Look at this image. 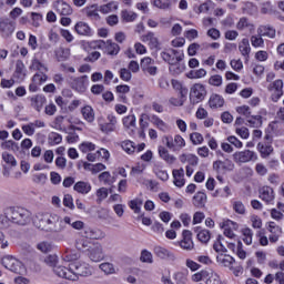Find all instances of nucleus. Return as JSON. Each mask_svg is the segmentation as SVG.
Here are the masks:
<instances>
[{
	"label": "nucleus",
	"instance_id": "b1692460",
	"mask_svg": "<svg viewBox=\"0 0 284 284\" xmlns=\"http://www.w3.org/2000/svg\"><path fill=\"white\" fill-rule=\"evenodd\" d=\"M185 171L183 169L173 170V183L176 187L185 185Z\"/></svg>",
	"mask_w": 284,
	"mask_h": 284
},
{
	"label": "nucleus",
	"instance_id": "864d4df0",
	"mask_svg": "<svg viewBox=\"0 0 284 284\" xmlns=\"http://www.w3.org/2000/svg\"><path fill=\"white\" fill-rule=\"evenodd\" d=\"M32 105L36 108V110H41L43 105H45V97L43 95H36L34 98L31 99Z\"/></svg>",
	"mask_w": 284,
	"mask_h": 284
},
{
	"label": "nucleus",
	"instance_id": "69168bd1",
	"mask_svg": "<svg viewBox=\"0 0 284 284\" xmlns=\"http://www.w3.org/2000/svg\"><path fill=\"white\" fill-rule=\"evenodd\" d=\"M119 44L112 42V41H106V53L114 55L119 54Z\"/></svg>",
	"mask_w": 284,
	"mask_h": 284
},
{
	"label": "nucleus",
	"instance_id": "dca6fc26",
	"mask_svg": "<svg viewBox=\"0 0 284 284\" xmlns=\"http://www.w3.org/2000/svg\"><path fill=\"white\" fill-rule=\"evenodd\" d=\"M270 92H272V100L278 101L283 97V80H276L268 87Z\"/></svg>",
	"mask_w": 284,
	"mask_h": 284
},
{
	"label": "nucleus",
	"instance_id": "473e14b6",
	"mask_svg": "<svg viewBox=\"0 0 284 284\" xmlns=\"http://www.w3.org/2000/svg\"><path fill=\"white\" fill-rule=\"evenodd\" d=\"M73 190L79 192V194H89V192L92 190V185H90L88 182L80 181L74 184Z\"/></svg>",
	"mask_w": 284,
	"mask_h": 284
},
{
	"label": "nucleus",
	"instance_id": "a19ab883",
	"mask_svg": "<svg viewBox=\"0 0 284 284\" xmlns=\"http://www.w3.org/2000/svg\"><path fill=\"white\" fill-rule=\"evenodd\" d=\"M14 74L20 81H23L26 79V64H23L22 61L17 62Z\"/></svg>",
	"mask_w": 284,
	"mask_h": 284
},
{
	"label": "nucleus",
	"instance_id": "6e6552de",
	"mask_svg": "<svg viewBox=\"0 0 284 284\" xmlns=\"http://www.w3.org/2000/svg\"><path fill=\"white\" fill-rule=\"evenodd\" d=\"M181 250L185 252H192L194 250V241L192 240V232L183 231L182 240L176 243Z\"/></svg>",
	"mask_w": 284,
	"mask_h": 284
},
{
	"label": "nucleus",
	"instance_id": "49530a36",
	"mask_svg": "<svg viewBox=\"0 0 284 284\" xmlns=\"http://www.w3.org/2000/svg\"><path fill=\"white\" fill-rule=\"evenodd\" d=\"M136 13L134 11L123 10L121 13V19L125 23H132V21H136Z\"/></svg>",
	"mask_w": 284,
	"mask_h": 284
},
{
	"label": "nucleus",
	"instance_id": "4468645a",
	"mask_svg": "<svg viewBox=\"0 0 284 284\" xmlns=\"http://www.w3.org/2000/svg\"><path fill=\"white\" fill-rule=\"evenodd\" d=\"M52 8L55 10V12H58V14H62L64 17L72 14V7H70V4L63 0H55Z\"/></svg>",
	"mask_w": 284,
	"mask_h": 284
},
{
	"label": "nucleus",
	"instance_id": "338daca9",
	"mask_svg": "<svg viewBox=\"0 0 284 284\" xmlns=\"http://www.w3.org/2000/svg\"><path fill=\"white\" fill-rule=\"evenodd\" d=\"M190 141L193 143V145H201V143H203L204 139L201 133L193 132L190 134Z\"/></svg>",
	"mask_w": 284,
	"mask_h": 284
},
{
	"label": "nucleus",
	"instance_id": "9d476101",
	"mask_svg": "<svg viewBox=\"0 0 284 284\" xmlns=\"http://www.w3.org/2000/svg\"><path fill=\"white\" fill-rule=\"evenodd\" d=\"M14 33V23L9 19H0V34L3 39H10Z\"/></svg>",
	"mask_w": 284,
	"mask_h": 284
},
{
	"label": "nucleus",
	"instance_id": "c85d7f7f",
	"mask_svg": "<svg viewBox=\"0 0 284 284\" xmlns=\"http://www.w3.org/2000/svg\"><path fill=\"white\" fill-rule=\"evenodd\" d=\"M260 197L262 201H265V203H272V201H274V189L270 186L262 187Z\"/></svg>",
	"mask_w": 284,
	"mask_h": 284
},
{
	"label": "nucleus",
	"instance_id": "aec40b11",
	"mask_svg": "<svg viewBox=\"0 0 284 284\" xmlns=\"http://www.w3.org/2000/svg\"><path fill=\"white\" fill-rule=\"evenodd\" d=\"M122 124L129 134H134V128L136 126V116L134 114L126 115L122 119Z\"/></svg>",
	"mask_w": 284,
	"mask_h": 284
},
{
	"label": "nucleus",
	"instance_id": "6e6d98bb",
	"mask_svg": "<svg viewBox=\"0 0 284 284\" xmlns=\"http://www.w3.org/2000/svg\"><path fill=\"white\" fill-rule=\"evenodd\" d=\"M209 85H213V88H221V85H223V77L219 74L211 75L209 79Z\"/></svg>",
	"mask_w": 284,
	"mask_h": 284
},
{
	"label": "nucleus",
	"instance_id": "37998d69",
	"mask_svg": "<svg viewBox=\"0 0 284 284\" xmlns=\"http://www.w3.org/2000/svg\"><path fill=\"white\" fill-rule=\"evenodd\" d=\"M81 258V253L77 251H67L63 255V261L67 263H74L73 261H79Z\"/></svg>",
	"mask_w": 284,
	"mask_h": 284
},
{
	"label": "nucleus",
	"instance_id": "f3484780",
	"mask_svg": "<svg viewBox=\"0 0 284 284\" xmlns=\"http://www.w3.org/2000/svg\"><path fill=\"white\" fill-rule=\"evenodd\" d=\"M45 81H48V75H45L43 72L36 73L32 78L31 84L29 85V90L31 92H37L39 85L45 83Z\"/></svg>",
	"mask_w": 284,
	"mask_h": 284
},
{
	"label": "nucleus",
	"instance_id": "bf43d9fd",
	"mask_svg": "<svg viewBox=\"0 0 284 284\" xmlns=\"http://www.w3.org/2000/svg\"><path fill=\"white\" fill-rule=\"evenodd\" d=\"M89 244L90 242L88 241V237H85L84 234L83 236L78 237L75 241L77 250H85V247H88Z\"/></svg>",
	"mask_w": 284,
	"mask_h": 284
},
{
	"label": "nucleus",
	"instance_id": "e2e57ef3",
	"mask_svg": "<svg viewBox=\"0 0 284 284\" xmlns=\"http://www.w3.org/2000/svg\"><path fill=\"white\" fill-rule=\"evenodd\" d=\"M97 202L98 203H102V201H105V199H108L109 192L106 187H100L97 190Z\"/></svg>",
	"mask_w": 284,
	"mask_h": 284
},
{
	"label": "nucleus",
	"instance_id": "4c0bfd02",
	"mask_svg": "<svg viewBox=\"0 0 284 284\" xmlns=\"http://www.w3.org/2000/svg\"><path fill=\"white\" fill-rule=\"evenodd\" d=\"M140 261L141 263H146L148 265H152V263H154V255H152V252L148 250H142L140 254Z\"/></svg>",
	"mask_w": 284,
	"mask_h": 284
},
{
	"label": "nucleus",
	"instance_id": "774afa93",
	"mask_svg": "<svg viewBox=\"0 0 284 284\" xmlns=\"http://www.w3.org/2000/svg\"><path fill=\"white\" fill-rule=\"evenodd\" d=\"M99 267L104 274H114L116 272L112 263H102Z\"/></svg>",
	"mask_w": 284,
	"mask_h": 284
},
{
	"label": "nucleus",
	"instance_id": "2f4dec72",
	"mask_svg": "<svg viewBox=\"0 0 284 284\" xmlns=\"http://www.w3.org/2000/svg\"><path fill=\"white\" fill-rule=\"evenodd\" d=\"M257 34H260V37H268V39H274V37H276V30L272 27L262 26L257 29Z\"/></svg>",
	"mask_w": 284,
	"mask_h": 284
},
{
	"label": "nucleus",
	"instance_id": "20e7f679",
	"mask_svg": "<svg viewBox=\"0 0 284 284\" xmlns=\"http://www.w3.org/2000/svg\"><path fill=\"white\" fill-rule=\"evenodd\" d=\"M162 143L173 152H179L183 150V148H185V139H183V136H181L180 134H176L174 136L163 135Z\"/></svg>",
	"mask_w": 284,
	"mask_h": 284
},
{
	"label": "nucleus",
	"instance_id": "13d9d810",
	"mask_svg": "<svg viewBox=\"0 0 284 284\" xmlns=\"http://www.w3.org/2000/svg\"><path fill=\"white\" fill-rule=\"evenodd\" d=\"M153 6L160 10H170L172 3L170 0H153Z\"/></svg>",
	"mask_w": 284,
	"mask_h": 284
},
{
	"label": "nucleus",
	"instance_id": "a211bd4d",
	"mask_svg": "<svg viewBox=\"0 0 284 284\" xmlns=\"http://www.w3.org/2000/svg\"><path fill=\"white\" fill-rule=\"evenodd\" d=\"M87 159L91 161V163H94V161H101V159L108 161V159H110V151L105 149H100L93 154L89 153V155H87Z\"/></svg>",
	"mask_w": 284,
	"mask_h": 284
},
{
	"label": "nucleus",
	"instance_id": "5701e85b",
	"mask_svg": "<svg viewBox=\"0 0 284 284\" xmlns=\"http://www.w3.org/2000/svg\"><path fill=\"white\" fill-rule=\"evenodd\" d=\"M74 30L77 34H80L81 37H90V34H92V29H90V26L83 21H79L74 26Z\"/></svg>",
	"mask_w": 284,
	"mask_h": 284
},
{
	"label": "nucleus",
	"instance_id": "a18cd8bd",
	"mask_svg": "<svg viewBox=\"0 0 284 284\" xmlns=\"http://www.w3.org/2000/svg\"><path fill=\"white\" fill-rule=\"evenodd\" d=\"M152 123L160 132H170V125L161 120V118H153Z\"/></svg>",
	"mask_w": 284,
	"mask_h": 284
},
{
	"label": "nucleus",
	"instance_id": "2eb2a0df",
	"mask_svg": "<svg viewBox=\"0 0 284 284\" xmlns=\"http://www.w3.org/2000/svg\"><path fill=\"white\" fill-rule=\"evenodd\" d=\"M89 258L93 263H99L103 261V246L101 244H94L89 248Z\"/></svg>",
	"mask_w": 284,
	"mask_h": 284
},
{
	"label": "nucleus",
	"instance_id": "412c9836",
	"mask_svg": "<svg viewBox=\"0 0 284 284\" xmlns=\"http://www.w3.org/2000/svg\"><path fill=\"white\" fill-rule=\"evenodd\" d=\"M268 232L271 233V235L268 236V241L271 243H276L278 239H281V226L276 225L274 222H270Z\"/></svg>",
	"mask_w": 284,
	"mask_h": 284
},
{
	"label": "nucleus",
	"instance_id": "c756f323",
	"mask_svg": "<svg viewBox=\"0 0 284 284\" xmlns=\"http://www.w3.org/2000/svg\"><path fill=\"white\" fill-rule=\"evenodd\" d=\"M141 41H143V43H148L150 48L159 47V38H156V36L152 32L142 36Z\"/></svg>",
	"mask_w": 284,
	"mask_h": 284
},
{
	"label": "nucleus",
	"instance_id": "0eeeda50",
	"mask_svg": "<svg viewBox=\"0 0 284 284\" xmlns=\"http://www.w3.org/2000/svg\"><path fill=\"white\" fill-rule=\"evenodd\" d=\"M220 227L223 230L224 236H227V239H236V234L234 232H237L240 225L234 221L225 220L220 223Z\"/></svg>",
	"mask_w": 284,
	"mask_h": 284
},
{
	"label": "nucleus",
	"instance_id": "e433bc0d",
	"mask_svg": "<svg viewBox=\"0 0 284 284\" xmlns=\"http://www.w3.org/2000/svg\"><path fill=\"white\" fill-rule=\"evenodd\" d=\"M80 152H83V154H94V150H97V146L92 142H82L79 146Z\"/></svg>",
	"mask_w": 284,
	"mask_h": 284
},
{
	"label": "nucleus",
	"instance_id": "f704fd0d",
	"mask_svg": "<svg viewBox=\"0 0 284 284\" xmlns=\"http://www.w3.org/2000/svg\"><path fill=\"white\" fill-rule=\"evenodd\" d=\"M205 283L206 284H223V282L221 281V276H219V273L214 272L213 270H209Z\"/></svg>",
	"mask_w": 284,
	"mask_h": 284
},
{
	"label": "nucleus",
	"instance_id": "680f3d73",
	"mask_svg": "<svg viewBox=\"0 0 284 284\" xmlns=\"http://www.w3.org/2000/svg\"><path fill=\"white\" fill-rule=\"evenodd\" d=\"M258 150L264 158L270 156L274 152V149L270 144H258Z\"/></svg>",
	"mask_w": 284,
	"mask_h": 284
},
{
	"label": "nucleus",
	"instance_id": "58836bf2",
	"mask_svg": "<svg viewBox=\"0 0 284 284\" xmlns=\"http://www.w3.org/2000/svg\"><path fill=\"white\" fill-rule=\"evenodd\" d=\"M143 205V200L135 197L129 202V207L134 212V214H141V207Z\"/></svg>",
	"mask_w": 284,
	"mask_h": 284
},
{
	"label": "nucleus",
	"instance_id": "393cba45",
	"mask_svg": "<svg viewBox=\"0 0 284 284\" xmlns=\"http://www.w3.org/2000/svg\"><path fill=\"white\" fill-rule=\"evenodd\" d=\"M72 88H74V90H77L78 92H85L88 88V75H82L74 79Z\"/></svg>",
	"mask_w": 284,
	"mask_h": 284
},
{
	"label": "nucleus",
	"instance_id": "a878e982",
	"mask_svg": "<svg viewBox=\"0 0 284 284\" xmlns=\"http://www.w3.org/2000/svg\"><path fill=\"white\" fill-rule=\"evenodd\" d=\"M217 263L223 267H229L230 270H232V266H234V257L229 254L220 253L217 255Z\"/></svg>",
	"mask_w": 284,
	"mask_h": 284
},
{
	"label": "nucleus",
	"instance_id": "1a4fd4ad",
	"mask_svg": "<svg viewBox=\"0 0 284 284\" xmlns=\"http://www.w3.org/2000/svg\"><path fill=\"white\" fill-rule=\"evenodd\" d=\"M233 160L235 163H250V161H256V153L250 150L235 152Z\"/></svg>",
	"mask_w": 284,
	"mask_h": 284
},
{
	"label": "nucleus",
	"instance_id": "bb28decb",
	"mask_svg": "<svg viewBox=\"0 0 284 284\" xmlns=\"http://www.w3.org/2000/svg\"><path fill=\"white\" fill-rule=\"evenodd\" d=\"M85 14L88 19H91V21H100L101 14H99V6L92 4L90 7L85 8Z\"/></svg>",
	"mask_w": 284,
	"mask_h": 284
},
{
	"label": "nucleus",
	"instance_id": "052dcab7",
	"mask_svg": "<svg viewBox=\"0 0 284 284\" xmlns=\"http://www.w3.org/2000/svg\"><path fill=\"white\" fill-rule=\"evenodd\" d=\"M99 181H101L102 183H105L106 185H112V183H114V178H112L110 172H102L99 175Z\"/></svg>",
	"mask_w": 284,
	"mask_h": 284
},
{
	"label": "nucleus",
	"instance_id": "09e8293b",
	"mask_svg": "<svg viewBox=\"0 0 284 284\" xmlns=\"http://www.w3.org/2000/svg\"><path fill=\"white\" fill-rule=\"evenodd\" d=\"M252 51V48H250V40L246 38L242 39L240 42V52L243 57H247L250 52Z\"/></svg>",
	"mask_w": 284,
	"mask_h": 284
},
{
	"label": "nucleus",
	"instance_id": "423d86ee",
	"mask_svg": "<svg viewBox=\"0 0 284 284\" xmlns=\"http://www.w3.org/2000/svg\"><path fill=\"white\" fill-rule=\"evenodd\" d=\"M207 91L205 90V85L201 83H195L191 87L190 90V100L194 103H201L203 99H205Z\"/></svg>",
	"mask_w": 284,
	"mask_h": 284
},
{
	"label": "nucleus",
	"instance_id": "79ce46f5",
	"mask_svg": "<svg viewBox=\"0 0 284 284\" xmlns=\"http://www.w3.org/2000/svg\"><path fill=\"white\" fill-rule=\"evenodd\" d=\"M84 170H89V172H92V174H99V172H103V170H105V165H103L102 163L92 165V164L85 162Z\"/></svg>",
	"mask_w": 284,
	"mask_h": 284
},
{
	"label": "nucleus",
	"instance_id": "ddd939ff",
	"mask_svg": "<svg viewBox=\"0 0 284 284\" xmlns=\"http://www.w3.org/2000/svg\"><path fill=\"white\" fill-rule=\"evenodd\" d=\"M141 69L146 73L150 74V77H156V63L152 58H143L141 60Z\"/></svg>",
	"mask_w": 284,
	"mask_h": 284
},
{
	"label": "nucleus",
	"instance_id": "8fccbe9b",
	"mask_svg": "<svg viewBox=\"0 0 284 284\" xmlns=\"http://www.w3.org/2000/svg\"><path fill=\"white\" fill-rule=\"evenodd\" d=\"M169 103L170 105H174V108H181V105L185 103L183 91L180 92L178 98H174V97L170 98Z\"/></svg>",
	"mask_w": 284,
	"mask_h": 284
},
{
	"label": "nucleus",
	"instance_id": "7c9ffc66",
	"mask_svg": "<svg viewBox=\"0 0 284 284\" xmlns=\"http://www.w3.org/2000/svg\"><path fill=\"white\" fill-rule=\"evenodd\" d=\"M224 103H225V100L223 99V97L216 93H213L210 97V100H209L210 108H213V109L223 108Z\"/></svg>",
	"mask_w": 284,
	"mask_h": 284
},
{
	"label": "nucleus",
	"instance_id": "39448f33",
	"mask_svg": "<svg viewBox=\"0 0 284 284\" xmlns=\"http://www.w3.org/2000/svg\"><path fill=\"white\" fill-rule=\"evenodd\" d=\"M2 265L6 270H10V272H14L16 274H23V272H26L23 263L11 255L2 258Z\"/></svg>",
	"mask_w": 284,
	"mask_h": 284
},
{
	"label": "nucleus",
	"instance_id": "4d7b16f0",
	"mask_svg": "<svg viewBox=\"0 0 284 284\" xmlns=\"http://www.w3.org/2000/svg\"><path fill=\"white\" fill-rule=\"evenodd\" d=\"M247 123L251 128H261V125H263V120L261 115H252L247 119Z\"/></svg>",
	"mask_w": 284,
	"mask_h": 284
},
{
	"label": "nucleus",
	"instance_id": "0e129e2a",
	"mask_svg": "<svg viewBox=\"0 0 284 284\" xmlns=\"http://www.w3.org/2000/svg\"><path fill=\"white\" fill-rule=\"evenodd\" d=\"M150 128V123L143 121V118L140 119V128L138 130V135L140 139H145V130Z\"/></svg>",
	"mask_w": 284,
	"mask_h": 284
},
{
	"label": "nucleus",
	"instance_id": "cd10ccee",
	"mask_svg": "<svg viewBox=\"0 0 284 284\" xmlns=\"http://www.w3.org/2000/svg\"><path fill=\"white\" fill-rule=\"evenodd\" d=\"M98 10L99 12H101V14H110L111 12H116V10H119V3L115 1H111L109 3L98 7Z\"/></svg>",
	"mask_w": 284,
	"mask_h": 284
},
{
	"label": "nucleus",
	"instance_id": "6ab92c4d",
	"mask_svg": "<svg viewBox=\"0 0 284 284\" xmlns=\"http://www.w3.org/2000/svg\"><path fill=\"white\" fill-rule=\"evenodd\" d=\"M158 152H159L160 159L165 161V163H169L170 165H172L173 163H176V156L171 154L170 151H168V149L165 146L160 145L158 148Z\"/></svg>",
	"mask_w": 284,
	"mask_h": 284
},
{
	"label": "nucleus",
	"instance_id": "f8f14e48",
	"mask_svg": "<svg viewBox=\"0 0 284 284\" xmlns=\"http://www.w3.org/2000/svg\"><path fill=\"white\" fill-rule=\"evenodd\" d=\"M6 227H8V217L0 214V250H7L8 245H10L8 236L1 231L6 230Z\"/></svg>",
	"mask_w": 284,
	"mask_h": 284
},
{
	"label": "nucleus",
	"instance_id": "f257e3e1",
	"mask_svg": "<svg viewBox=\"0 0 284 284\" xmlns=\"http://www.w3.org/2000/svg\"><path fill=\"white\" fill-rule=\"evenodd\" d=\"M33 223L38 230L44 232H63L70 225V216L60 217L57 213H37Z\"/></svg>",
	"mask_w": 284,
	"mask_h": 284
},
{
	"label": "nucleus",
	"instance_id": "c03bdc74",
	"mask_svg": "<svg viewBox=\"0 0 284 284\" xmlns=\"http://www.w3.org/2000/svg\"><path fill=\"white\" fill-rule=\"evenodd\" d=\"M82 116L88 123H92V121H94V109L90 105L84 106L82 109Z\"/></svg>",
	"mask_w": 284,
	"mask_h": 284
},
{
	"label": "nucleus",
	"instance_id": "7ed1b4c3",
	"mask_svg": "<svg viewBox=\"0 0 284 284\" xmlns=\"http://www.w3.org/2000/svg\"><path fill=\"white\" fill-rule=\"evenodd\" d=\"M10 221L16 225H28L32 221V213L27 209H12Z\"/></svg>",
	"mask_w": 284,
	"mask_h": 284
},
{
	"label": "nucleus",
	"instance_id": "72a5a7b5",
	"mask_svg": "<svg viewBox=\"0 0 284 284\" xmlns=\"http://www.w3.org/2000/svg\"><path fill=\"white\" fill-rule=\"evenodd\" d=\"M207 273L209 270H202L200 272H195L190 276V280L192 281V283H201V282H205L206 277H207Z\"/></svg>",
	"mask_w": 284,
	"mask_h": 284
},
{
	"label": "nucleus",
	"instance_id": "5fc2aeb1",
	"mask_svg": "<svg viewBox=\"0 0 284 284\" xmlns=\"http://www.w3.org/2000/svg\"><path fill=\"white\" fill-rule=\"evenodd\" d=\"M122 150L126 152V154H134L136 148L134 146V143L130 140H125L121 143Z\"/></svg>",
	"mask_w": 284,
	"mask_h": 284
},
{
	"label": "nucleus",
	"instance_id": "ea45409f",
	"mask_svg": "<svg viewBox=\"0 0 284 284\" xmlns=\"http://www.w3.org/2000/svg\"><path fill=\"white\" fill-rule=\"evenodd\" d=\"M44 263L49 265L50 267H53V272L57 274V267H63V265H57L59 263V256L52 254L48 255L47 258H44Z\"/></svg>",
	"mask_w": 284,
	"mask_h": 284
},
{
	"label": "nucleus",
	"instance_id": "de8ad7c7",
	"mask_svg": "<svg viewBox=\"0 0 284 284\" xmlns=\"http://www.w3.org/2000/svg\"><path fill=\"white\" fill-rule=\"evenodd\" d=\"M207 196L205 195V193L203 192H197L194 196H193V204L196 207H202V205H205V201H206Z\"/></svg>",
	"mask_w": 284,
	"mask_h": 284
},
{
	"label": "nucleus",
	"instance_id": "9b49d317",
	"mask_svg": "<svg viewBox=\"0 0 284 284\" xmlns=\"http://www.w3.org/2000/svg\"><path fill=\"white\" fill-rule=\"evenodd\" d=\"M153 252L161 261H176V254L163 246H155Z\"/></svg>",
	"mask_w": 284,
	"mask_h": 284
},
{
	"label": "nucleus",
	"instance_id": "3c124183",
	"mask_svg": "<svg viewBox=\"0 0 284 284\" xmlns=\"http://www.w3.org/2000/svg\"><path fill=\"white\" fill-rule=\"evenodd\" d=\"M182 163H191V165H196L199 163V158L194 154H182L180 156Z\"/></svg>",
	"mask_w": 284,
	"mask_h": 284
},
{
	"label": "nucleus",
	"instance_id": "f03ea898",
	"mask_svg": "<svg viewBox=\"0 0 284 284\" xmlns=\"http://www.w3.org/2000/svg\"><path fill=\"white\" fill-rule=\"evenodd\" d=\"M92 267L84 262H73L65 266L55 267L57 276L60 278H68L69 281H77V276H92Z\"/></svg>",
	"mask_w": 284,
	"mask_h": 284
},
{
	"label": "nucleus",
	"instance_id": "c9c22d12",
	"mask_svg": "<svg viewBox=\"0 0 284 284\" xmlns=\"http://www.w3.org/2000/svg\"><path fill=\"white\" fill-rule=\"evenodd\" d=\"M153 172L160 179V181H168L170 179V175L168 174V171L163 170V166L155 164L153 166Z\"/></svg>",
	"mask_w": 284,
	"mask_h": 284
},
{
	"label": "nucleus",
	"instance_id": "603ef678",
	"mask_svg": "<svg viewBox=\"0 0 284 284\" xmlns=\"http://www.w3.org/2000/svg\"><path fill=\"white\" fill-rule=\"evenodd\" d=\"M237 30H254V24L250 23L246 18H241L236 24Z\"/></svg>",
	"mask_w": 284,
	"mask_h": 284
},
{
	"label": "nucleus",
	"instance_id": "4be33fe9",
	"mask_svg": "<svg viewBox=\"0 0 284 284\" xmlns=\"http://www.w3.org/2000/svg\"><path fill=\"white\" fill-rule=\"evenodd\" d=\"M83 235L85 236V239H91L95 241H99L100 239L105 237V233H103V231L99 229H92V227L85 229L83 232Z\"/></svg>",
	"mask_w": 284,
	"mask_h": 284
}]
</instances>
